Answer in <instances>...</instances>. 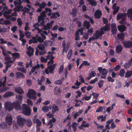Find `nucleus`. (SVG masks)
Listing matches in <instances>:
<instances>
[{
	"mask_svg": "<svg viewBox=\"0 0 132 132\" xmlns=\"http://www.w3.org/2000/svg\"><path fill=\"white\" fill-rule=\"evenodd\" d=\"M102 14L101 11L97 9L96 10L94 13V16L96 19H98L101 17Z\"/></svg>",
	"mask_w": 132,
	"mask_h": 132,
	"instance_id": "f8f14e48",
	"label": "nucleus"
},
{
	"mask_svg": "<svg viewBox=\"0 0 132 132\" xmlns=\"http://www.w3.org/2000/svg\"><path fill=\"white\" fill-rule=\"evenodd\" d=\"M52 15L51 16L50 18L52 19L53 18H55L56 19L57 17H60V16L59 13L58 12H55L54 13H52Z\"/></svg>",
	"mask_w": 132,
	"mask_h": 132,
	"instance_id": "a211bd4d",
	"label": "nucleus"
},
{
	"mask_svg": "<svg viewBox=\"0 0 132 132\" xmlns=\"http://www.w3.org/2000/svg\"><path fill=\"white\" fill-rule=\"evenodd\" d=\"M103 107L102 106H99L96 109V112H101L103 110Z\"/></svg>",
	"mask_w": 132,
	"mask_h": 132,
	"instance_id": "a18cd8bd",
	"label": "nucleus"
},
{
	"mask_svg": "<svg viewBox=\"0 0 132 132\" xmlns=\"http://www.w3.org/2000/svg\"><path fill=\"white\" fill-rule=\"evenodd\" d=\"M124 15L123 14H120L118 15L117 16V19L119 20L123 17Z\"/></svg>",
	"mask_w": 132,
	"mask_h": 132,
	"instance_id": "49530a36",
	"label": "nucleus"
},
{
	"mask_svg": "<svg viewBox=\"0 0 132 132\" xmlns=\"http://www.w3.org/2000/svg\"><path fill=\"white\" fill-rule=\"evenodd\" d=\"M46 13V12H45V11H43L40 13V15L45 18L46 17V15L45 14Z\"/></svg>",
	"mask_w": 132,
	"mask_h": 132,
	"instance_id": "864d4df0",
	"label": "nucleus"
},
{
	"mask_svg": "<svg viewBox=\"0 0 132 132\" xmlns=\"http://www.w3.org/2000/svg\"><path fill=\"white\" fill-rule=\"evenodd\" d=\"M62 82V80L61 79L55 80V84L59 85L61 84Z\"/></svg>",
	"mask_w": 132,
	"mask_h": 132,
	"instance_id": "3c124183",
	"label": "nucleus"
},
{
	"mask_svg": "<svg viewBox=\"0 0 132 132\" xmlns=\"http://www.w3.org/2000/svg\"><path fill=\"white\" fill-rule=\"evenodd\" d=\"M6 82V80H4L2 84H3V87L1 88H0V93L5 92L7 90L9 89V87H8L5 86V83Z\"/></svg>",
	"mask_w": 132,
	"mask_h": 132,
	"instance_id": "0eeeda50",
	"label": "nucleus"
},
{
	"mask_svg": "<svg viewBox=\"0 0 132 132\" xmlns=\"http://www.w3.org/2000/svg\"><path fill=\"white\" fill-rule=\"evenodd\" d=\"M64 69V66L63 65H61L60 66V68L59 70V72L61 73L63 72Z\"/></svg>",
	"mask_w": 132,
	"mask_h": 132,
	"instance_id": "5fc2aeb1",
	"label": "nucleus"
},
{
	"mask_svg": "<svg viewBox=\"0 0 132 132\" xmlns=\"http://www.w3.org/2000/svg\"><path fill=\"white\" fill-rule=\"evenodd\" d=\"M6 126V125L5 123L2 122L0 123V127L3 129L5 128Z\"/></svg>",
	"mask_w": 132,
	"mask_h": 132,
	"instance_id": "ea45409f",
	"label": "nucleus"
},
{
	"mask_svg": "<svg viewBox=\"0 0 132 132\" xmlns=\"http://www.w3.org/2000/svg\"><path fill=\"white\" fill-rule=\"evenodd\" d=\"M112 32V34H115L116 33L117 31V30L116 28L111 29Z\"/></svg>",
	"mask_w": 132,
	"mask_h": 132,
	"instance_id": "338daca9",
	"label": "nucleus"
},
{
	"mask_svg": "<svg viewBox=\"0 0 132 132\" xmlns=\"http://www.w3.org/2000/svg\"><path fill=\"white\" fill-rule=\"evenodd\" d=\"M121 66L120 65H117L115 67L114 69H115V71H118L120 69Z\"/></svg>",
	"mask_w": 132,
	"mask_h": 132,
	"instance_id": "774afa93",
	"label": "nucleus"
},
{
	"mask_svg": "<svg viewBox=\"0 0 132 132\" xmlns=\"http://www.w3.org/2000/svg\"><path fill=\"white\" fill-rule=\"evenodd\" d=\"M46 4L45 2L42 3L41 4H40L39 7L40 8H44L46 6Z\"/></svg>",
	"mask_w": 132,
	"mask_h": 132,
	"instance_id": "09e8293b",
	"label": "nucleus"
},
{
	"mask_svg": "<svg viewBox=\"0 0 132 132\" xmlns=\"http://www.w3.org/2000/svg\"><path fill=\"white\" fill-rule=\"evenodd\" d=\"M37 37L38 36L37 35L36 36V37H35L34 36H32V39L33 40V44L37 43L38 42L37 38V39L36 37Z\"/></svg>",
	"mask_w": 132,
	"mask_h": 132,
	"instance_id": "f704fd0d",
	"label": "nucleus"
},
{
	"mask_svg": "<svg viewBox=\"0 0 132 132\" xmlns=\"http://www.w3.org/2000/svg\"><path fill=\"white\" fill-rule=\"evenodd\" d=\"M45 19V18L44 17L41 16L40 15H39L38 16V22H40V21H44Z\"/></svg>",
	"mask_w": 132,
	"mask_h": 132,
	"instance_id": "4c0bfd02",
	"label": "nucleus"
},
{
	"mask_svg": "<svg viewBox=\"0 0 132 132\" xmlns=\"http://www.w3.org/2000/svg\"><path fill=\"white\" fill-rule=\"evenodd\" d=\"M96 75V73L94 71H91L89 74V76L92 78L94 77Z\"/></svg>",
	"mask_w": 132,
	"mask_h": 132,
	"instance_id": "473e14b6",
	"label": "nucleus"
},
{
	"mask_svg": "<svg viewBox=\"0 0 132 132\" xmlns=\"http://www.w3.org/2000/svg\"><path fill=\"white\" fill-rule=\"evenodd\" d=\"M72 51L71 50H70L68 52L67 55V57L68 59L69 60L71 57V55H72Z\"/></svg>",
	"mask_w": 132,
	"mask_h": 132,
	"instance_id": "c03bdc74",
	"label": "nucleus"
},
{
	"mask_svg": "<svg viewBox=\"0 0 132 132\" xmlns=\"http://www.w3.org/2000/svg\"><path fill=\"white\" fill-rule=\"evenodd\" d=\"M13 12L12 9H9L7 11H5L3 12V14L4 16L7 19H9L11 18V15L9 14H11Z\"/></svg>",
	"mask_w": 132,
	"mask_h": 132,
	"instance_id": "423d86ee",
	"label": "nucleus"
},
{
	"mask_svg": "<svg viewBox=\"0 0 132 132\" xmlns=\"http://www.w3.org/2000/svg\"><path fill=\"white\" fill-rule=\"evenodd\" d=\"M26 125L28 127H30L31 126L32 123V121L30 119H27L26 121Z\"/></svg>",
	"mask_w": 132,
	"mask_h": 132,
	"instance_id": "412c9836",
	"label": "nucleus"
},
{
	"mask_svg": "<svg viewBox=\"0 0 132 132\" xmlns=\"http://www.w3.org/2000/svg\"><path fill=\"white\" fill-rule=\"evenodd\" d=\"M32 61L31 60H30L29 62H27L26 63V68H28L29 66H30V67H31L32 66Z\"/></svg>",
	"mask_w": 132,
	"mask_h": 132,
	"instance_id": "79ce46f5",
	"label": "nucleus"
},
{
	"mask_svg": "<svg viewBox=\"0 0 132 132\" xmlns=\"http://www.w3.org/2000/svg\"><path fill=\"white\" fill-rule=\"evenodd\" d=\"M118 30L121 32H124L126 29V27L124 25H120L118 26Z\"/></svg>",
	"mask_w": 132,
	"mask_h": 132,
	"instance_id": "4468645a",
	"label": "nucleus"
},
{
	"mask_svg": "<svg viewBox=\"0 0 132 132\" xmlns=\"http://www.w3.org/2000/svg\"><path fill=\"white\" fill-rule=\"evenodd\" d=\"M37 41L40 43H43L44 40L40 37L38 36L37 38Z\"/></svg>",
	"mask_w": 132,
	"mask_h": 132,
	"instance_id": "e2e57ef3",
	"label": "nucleus"
},
{
	"mask_svg": "<svg viewBox=\"0 0 132 132\" xmlns=\"http://www.w3.org/2000/svg\"><path fill=\"white\" fill-rule=\"evenodd\" d=\"M28 51L26 52V53L29 56H30L33 55L34 51V48L30 46L28 47H27Z\"/></svg>",
	"mask_w": 132,
	"mask_h": 132,
	"instance_id": "9b49d317",
	"label": "nucleus"
},
{
	"mask_svg": "<svg viewBox=\"0 0 132 132\" xmlns=\"http://www.w3.org/2000/svg\"><path fill=\"white\" fill-rule=\"evenodd\" d=\"M22 96L21 95H18L16 96V98L18 99V100L17 101L22 102Z\"/></svg>",
	"mask_w": 132,
	"mask_h": 132,
	"instance_id": "e433bc0d",
	"label": "nucleus"
},
{
	"mask_svg": "<svg viewBox=\"0 0 132 132\" xmlns=\"http://www.w3.org/2000/svg\"><path fill=\"white\" fill-rule=\"evenodd\" d=\"M132 76V72L131 71L128 70L126 72L125 77L126 78H128Z\"/></svg>",
	"mask_w": 132,
	"mask_h": 132,
	"instance_id": "a878e982",
	"label": "nucleus"
},
{
	"mask_svg": "<svg viewBox=\"0 0 132 132\" xmlns=\"http://www.w3.org/2000/svg\"><path fill=\"white\" fill-rule=\"evenodd\" d=\"M78 125V123L75 122H74L71 125L72 127L74 132H75L77 130V126Z\"/></svg>",
	"mask_w": 132,
	"mask_h": 132,
	"instance_id": "4be33fe9",
	"label": "nucleus"
},
{
	"mask_svg": "<svg viewBox=\"0 0 132 132\" xmlns=\"http://www.w3.org/2000/svg\"><path fill=\"white\" fill-rule=\"evenodd\" d=\"M15 91L20 94H22L24 93V92L20 87H18L15 89Z\"/></svg>",
	"mask_w": 132,
	"mask_h": 132,
	"instance_id": "5701e85b",
	"label": "nucleus"
},
{
	"mask_svg": "<svg viewBox=\"0 0 132 132\" xmlns=\"http://www.w3.org/2000/svg\"><path fill=\"white\" fill-rule=\"evenodd\" d=\"M123 47L120 44L118 45L116 47V51L118 53H120L122 51Z\"/></svg>",
	"mask_w": 132,
	"mask_h": 132,
	"instance_id": "2eb2a0df",
	"label": "nucleus"
},
{
	"mask_svg": "<svg viewBox=\"0 0 132 132\" xmlns=\"http://www.w3.org/2000/svg\"><path fill=\"white\" fill-rule=\"evenodd\" d=\"M123 44L125 47L126 48H129L132 47V42L130 41H124Z\"/></svg>",
	"mask_w": 132,
	"mask_h": 132,
	"instance_id": "6e6552de",
	"label": "nucleus"
},
{
	"mask_svg": "<svg viewBox=\"0 0 132 132\" xmlns=\"http://www.w3.org/2000/svg\"><path fill=\"white\" fill-rule=\"evenodd\" d=\"M23 6H18V11L19 12L20 11H22L24 10V9H23Z\"/></svg>",
	"mask_w": 132,
	"mask_h": 132,
	"instance_id": "13d9d810",
	"label": "nucleus"
},
{
	"mask_svg": "<svg viewBox=\"0 0 132 132\" xmlns=\"http://www.w3.org/2000/svg\"><path fill=\"white\" fill-rule=\"evenodd\" d=\"M22 109L23 113L24 115L29 116L31 114V110L30 106L24 104H23Z\"/></svg>",
	"mask_w": 132,
	"mask_h": 132,
	"instance_id": "f257e3e1",
	"label": "nucleus"
},
{
	"mask_svg": "<svg viewBox=\"0 0 132 132\" xmlns=\"http://www.w3.org/2000/svg\"><path fill=\"white\" fill-rule=\"evenodd\" d=\"M10 63L8 62V61H7L5 63V64H6V66L5 67L6 69H8L10 68L11 66V65H10L9 64Z\"/></svg>",
	"mask_w": 132,
	"mask_h": 132,
	"instance_id": "052dcab7",
	"label": "nucleus"
},
{
	"mask_svg": "<svg viewBox=\"0 0 132 132\" xmlns=\"http://www.w3.org/2000/svg\"><path fill=\"white\" fill-rule=\"evenodd\" d=\"M21 102L17 101L15 102H13V104L16 110H20L21 109Z\"/></svg>",
	"mask_w": 132,
	"mask_h": 132,
	"instance_id": "1a4fd4ad",
	"label": "nucleus"
},
{
	"mask_svg": "<svg viewBox=\"0 0 132 132\" xmlns=\"http://www.w3.org/2000/svg\"><path fill=\"white\" fill-rule=\"evenodd\" d=\"M42 110L44 112H47L49 111L48 106L47 105L44 106L42 108Z\"/></svg>",
	"mask_w": 132,
	"mask_h": 132,
	"instance_id": "2f4dec72",
	"label": "nucleus"
},
{
	"mask_svg": "<svg viewBox=\"0 0 132 132\" xmlns=\"http://www.w3.org/2000/svg\"><path fill=\"white\" fill-rule=\"evenodd\" d=\"M17 22L18 23V25L21 27L22 24V22L21 20V19L20 18H18L17 20Z\"/></svg>",
	"mask_w": 132,
	"mask_h": 132,
	"instance_id": "c9c22d12",
	"label": "nucleus"
},
{
	"mask_svg": "<svg viewBox=\"0 0 132 132\" xmlns=\"http://www.w3.org/2000/svg\"><path fill=\"white\" fill-rule=\"evenodd\" d=\"M103 22L104 24H107L108 23V21L107 19H106L104 17L102 18Z\"/></svg>",
	"mask_w": 132,
	"mask_h": 132,
	"instance_id": "680f3d73",
	"label": "nucleus"
},
{
	"mask_svg": "<svg viewBox=\"0 0 132 132\" xmlns=\"http://www.w3.org/2000/svg\"><path fill=\"white\" fill-rule=\"evenodd\" d=\"M53 108L52 110L53 113H54L55 112L59 110L58 106L55 104H53Z\"/></svg>",
	"mask_w": 132,
	"mask_h": 132,
	"instance_id": "c85d7f7f",
	"label": "nucleus"
},
{
	"mask_svg": "<svg viewBox=\"0 0 132 132\" xmlns=\"http://www.w3.org/2000/svg\"><path fill=\"white\" fill-rule=\"evenodd\" d=\"M95 40V37L94 36L91 37H90L88 41V43H90L91 42V41H94Z\"/></svg>",
	"mask_w": 132,
	"mask_h": 132,
	"instance_id": "603ef678",
	"label": "nucleus"
},
{
	"mask_svg": "<svg viewBox=\"0 0 132 132\" xmlns=\"http://www.w3.org/2000/svg\"><path fill=\"white\" fill-rule=\"evenodd\" d=\"M119 7V6H117L116 8H114L113 11V14L115 15L118 11Z\"/></svg>",
	"mask_w": 132,
	"mask_h": 132,
	"instance_id": "37998d69",
	"label": "nucleus"
},
{
	"mask_svg": "<svg viewBox=\"0 0 132 132\" xmlns=\"http://www.w3.org/2000/svg\"><path fill=\"white\" fill-rule=\"evenodd\" d=\"M91 6H96L97 5V3L96 1L92 0L91 2L90 3Z\"/></svg>",
	"mask_w": 132,
	"mask_h": 132,
	"instance_id": "6e6d98bb",
	"label": "nucleus"
},
{
	"mask_svg": "<svg viewBox=\"0 0 132 132\" xmlns=\"http://www.w3.org/2000/svg\"><path fill=\"white\" fill-rule=\"evenodd\" d=\"M104 82L103 80H101L98 83V87L100 88H101L103 86Z\"/></svg>",
	"mask_w": 132,
	"mask_h": 132,
	"instance_id": "72a5a7b5",
	"label": "nucleus"
},
{
	"mask_svg": "<svg viewBox=\"0 0 132 132\" xmlns=\"http://www.w3.org/2000/svg\"><path fill=\"white\" fill-rule=\"evenodd\" d=\"M107 79L108 81H111V82H113L114 81V79L110 76L107 77Z\"/></svg>",
	"mask_w": 132,
	"mask_h": 132,
	"instance_id": "de8ad7c7",
	"label": "nucleus"
},
{
	"mask_svg": "<svg viewBox=\"0 0 132 132\" xmlns=\"http://www.w3.org/2000/svg\"><path fill=\"white\" fill-rule=\"evenodd\" d=\"M106 117L105 116L104 117L103 115H101L98 116L97 117V119L98 120H99L100 119H101V121L102 122L105 121L106 120Z\"/></svg>",
	"mask_w": 132,
	"mask_h": 132,
	"instance_id": "cd10ccee",
	"label": "nucleus"
},
{
	"mask_svg": "<svg viewBox=\"0 0 132 132\" xmlns=\"http://www.w3.org/2000/svg\"><path fill=\"white\" fill-rule=\"evenodd\" d=\"M5 120L6 122L9 125H12V118L11 115L6 116Z\"/></svg>",
	"mask_w": 132,
	"mask_h": 132,
	"instance_id": "ddd939ff",
	"label": "nucleus"
},
{
	"mask_svg": "<svg viewBox=\"0 0 132 132\" xmlns=\"http://www.w3.org/2000/svg\"><path fill=\"white\" fill-rule=\"evenodd\" d=\"M14 95V93L11 92H7L4 95V96L5 98H8L10 96H13Z\"/></svg>",
	"mask_w": 132,
	"mask_h": 132,
	"instance_id": "f3484780",
	"label": "nucleus"
},
{
	"mask_svg": "<svg viewBox=\"0 0 132 132\" xmlns=\"http://www.w3.org/2000/svg\"><path fill=\"white\" fill-rule=\"evenodd\" d=\"M37 47L39 50L42 51H44L45 49V47L43 44H40L37 46Z\"/></svg>",
	"mask_w": 132,
	"mask_h": 132,
	"instance_id": "bb28decb",
	"label": "nucleus"
},
{
	"mask_svg": "<svg viewBox=\"0 0 132 132\" xmlns=\"http://www.w3.org/2000/svg\"><path fill=\"white\" fill-rule=\"evenodd\" d=\"M27 95L29 98L35 100L36 98V92L34 89H30L28 92Z\"/></svg>",
	"mask_w": 132,
	"mask_h": 132,
	"instance_id": "f03ea898",
	"label": "nucleus"
},
{
	"mask_svg": "<svg viewBox=\"0 0 132 132\" xmlns=\"http://www.w3.org/2000/svg\"><path fill=\"white\" fill-rule=\"evenodd\" d=\"M16 76L17 79H19L21 78H24L25 77L24 75L20 72H17L16 73Z\"/></svg>",
	"mask_w": 132,
	"mask_h": 132,
	"instance_id": "dca6fc26",
	"label": "nucleus"
},
{
	"mask_svg": "<svg viewBox=\"0 0 132 132\" xmlns=\"http://www.w3.org/2000/svg\"><path fill=\"white\" fill-rule=\"evenodd\" d=\"M98 70L100 74L103 75H106L108 73V70L105 68L102 69L101 67H99L98 68Z\"/></svg>",
	"mask_w": 132,
	"mask_h": 132,
	"instance_id": "9d476101",
	"label": "nucleus"
},
{
	"mask_svg": "<svg viewBox=\"0 0 132 132\" xmlns=\"http://www.w3.org/2000/svg\"><path fill=\"white\" fill-rule=\"evenodd\" d=\"M4 105L5 109L9 111H11L13 109L12 104L9 102H6L5 103Z\"/></svg>",
	"mask_w": 132,
	"mask_h": 132,
	"instance_id": "39448f33",
	"label": "nucleus"
},
{
	"mask_svg": "<svg viewBox=\"0 0 132 132\" xmlns=\"http://www.w3.org/2000/svg\"><path fill=\"white\" fill-rule=\"evenodd\" d=\"M117 37L119 40H123L124 39V36L123 33H121L118 34Z\"/></svg>",
	"mask_w": 132,
	"mask_h": 132,
	"instance_id": "b1692460",
	"label": "nucleus"
},
{
	"mask_svg": "<svg viewBox=\"0 0 132 132\" xmlns=\"http://www.w3.org/2000/svg\"><path fill=\"white\" fill-rule=\"evenodd\" d=\"M125 72V71L124 69H121L120 70V72L118 73V75L121 77H123L124 76Z\"/></svg>",
	"mask_w": 132,
	"mask_h": 132,
	"instance_id": "c756f323",
	"label": "nucleus"
},
{
	"mask_svg": "<svg viewBox=\"0 0 132 132\" xmlns=\"http://www.w3.org/2000/svg\"><path fill=\"white\" fill-rule=\"evenodd\" d=\"M17 122L20 127H22L24 126L26 122V120L24 118L19 115L16 117Z\"/></svg>",
	"mask_w": 132,
	"mask_h": 132,
	"instance_id": "7ed1b4c3",
	"label": "nucleus"
},
{
	"mask_svg": "<svg viewBox=\"0 0 132 132\" xmlns=\"http://www.w3.org/2000/svg\"><path fill=\"white\" fill-rule=\"evenodd\" d=\"M131 65V63L129 62L127 63H125L124 65V67L125 68H129Z\"/></svg>",
	"mask_w": 132,
	"mask_h": 132,
	"instance_id": "58836bf2",
	"label": "nucleus"
},
{
	"mask_svg": "<svg viewBox=\"0 0 132 132\" xmlns=\"http://www.w3.org/2000/svg\"><path fill=\"white\" fill-rule=\"evenodd\" d=\"M94 34H95L96 35L100 37L102 35L98 30H97L95 32Z\"/></svg>",
	"mask_w": 132,
	"mask_h": 132,
	"instance_id": "8fccbe9b",
	"label": "nucleus"
},
{
	"mask_svg": "<svg viewBox=\"0 0 132 132\" xmlns=\"http://www.w3.org/2000/svg\"><path fill=\"white\" fill-rule=\"evenodd\" d=\"M127 15L128 17L130 18L131 20H132V9H129L127 11Z\"/></svg>",
	"mask_w": 132,
	"mask_h": 132,
	"instance_id": "6ab92c4d",
	"label": "nucleus"
},
{
	"mask_svg": "<svg viewBox=\"0 0 132 132\" xmlns=\"http://www.w3.org/2000/svg\"><path fill=\"white\" fill-rule=\"evenodd\" d=\"M54 91L55 94L59 93L61 92L60 89L58 87H55L54 89Z\"/></svg>",
	"mask_w": 132,
	"mask_h": 132,
	"instance_id": "7c9ffc66",
	"label": "nucleus"
},
{
	"mask_svg": "<svg viewBox=\"0 0 132 132\" xmlns=\"http://www.w3.org/2000/svg\"><path fill=\"white\" fill-rule=\"evenodd\" d=\"M17 28V27L16 26H14L11 28V30L14 33L15 32V31L16 30Z\"/></svg>",
	"mask_w": 132,
	"mask_h": 132,
	"instance_id": "0e129e2a",
	"label": "nucleus"
},
{
	"mask_svg": "<svg viewBox=\"0 0 132 132\" xmlns=\"http://www.w3.org/2000/svg\"><path fill=\"white\" fill-rule=\"evenodd\" d=\"M83 24L84 26L85 27L86 29L88 30V32L89 33H90L91 34H92L93 33V28H90L89 29L91 26V24H90L89 22L86 20H85L84 21Z\"/></svg>",
	"mask_w": 132,
	"mask_h": 132,
	"instance_id": "20e7f679",
	"label": "nucleus"
},
{
	"mask_svg": "<svg viewBox=\"0 0 132 132\" xmlns=\"http://www.w3.org/2000/svg\"><path fill=\"white\" fill-rule=\"evenodd\" d=\"M47 68L50 70L49 72L50 73H53V71L54 70V69L52 67V66H48Z\"/></svg>",
	"mask_w": 132,
	"mask_h": 132,
	"instance_id": "a19ab883",
	"label": "nucleus"
},
{
	"mask_svg": "<svg viewBox=\"0 0 132 132\" xmlns=\"http://www.w3.org/2000/svg\"><path fill=\"white\" fill-rule=\"evenodd\" d=\"M12 57H13L16 60V59H19L20 57V54L19 53H14L12 54Z\"/></svg>",
	"mask_w": 132,
	"mask_h": 132,
	"instance_id": "aec40b11",
	"label": "nucleus"
},
{
	"mask_svg": "<svg viewBox=\"0 0 132 132\" xmlns=\"http://www.w3.org/2000/svg\"><path fill=\"white\" fill-rule=\"evenodd\" d=\"M79 80L81 81L82 83H85L84 80V78L82 77V75H80L79 76Z\"/></svg>",
	"mask_w": 132,
	"mask_h": 132,
	"instance_id": "4d7b16f0",
	"label": "nucleus"
},
{
	"mask_svg": "<svg viewBox=\"0 0 132 132\" xmlns=\"http://www.w3.org/2000/svg\"><path fill=\"white\" fill-rule=\"evenodd\" d=\"M98 80V79L96 77L94 80H91L90 82V83L92 84H94L96 81H97Z\"/></svg>",
	"mask_w": 132,
	"mask_h": 132,
	"instance_id": "69168bd1",
	"label": "nucleus"
},
{
	"mask_svg": "<svg viewBox=\"0 0 132 132\" xmlns=\"http://www.w3.org/2000/svg\"><path fill=\"white\" fill-rule=\"evenodd\" d=\"M23 2L21 0H16L14 1V3L15 6H16L17 5H21Z\"/></svg>",
	"mask_w": 132,
	"mask_h": 132,
	"instance_id": "393cba45",
	"label": "nucleus"
},
{
	"mask_svg": "<svg viewBox=\"0 0 132 132\" xmlns=\"http://www.w3.org/2000/svg\"><path fill=\"white\" fill-rule=\"evenodd\" d=\"M41 61L42 62L46 63L47 61V60L42 56L40 57Z\"/></svg>",
	"mask_w": 132,
	"mask_h": 132,
	"instance_id": "bf43d9fd",
	"label": "nucleus"
}]
</instances>
